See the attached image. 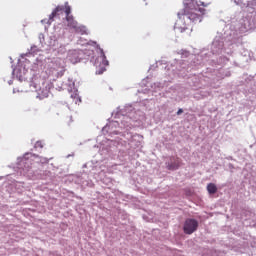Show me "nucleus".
<instances>
[{
    "label": "nucleus",
    "instance_id": "obj_1",
    "mask_svg": "<svg viewBox=\"0 0 256 256\" xmlns=\"http://www.w3.org/2000/svg\"><path fill=\"white\" fill-rule=\"evenodd\" d=\"M185 8L183 12L178 13V19L174 25V29L179 33L185 31H193V23H201L203 15H205V8L209 4L205 2H195V0H183Z\"/></svg>",
    "mask_w": 256,
    "mask_h": 256
},
{
    "label": "nucleus",
    "instance_id": "obj_2",
    "mask_svg": "<svg viewBox=\"0 0 256 256\" xmlns=\"http://www.w3.org/2000/svg\"><path fill=\"white\" fill-rule=\"evenodd\" d=\"M65 19L67 21V27H69V29H73L75 33H81V35L85 33V27L79 26V23L76 21L75 17L71 15V7L66 8Z\"/></svg>",
    "mask_w": 256,
    "mask_h": 256
},
{
    "label": "nucleus",
    "instance_id": "obj_3",
    "mask_svg": "<svg viewBox=\"0 0 256 256\" xmlns=\"http://www.w3.org/2000/svg\"><path fill=\"white\" fill-rule=\"evenodd\" d=\"M47 72L48 75H56V77H61V75H65V66L63 63H61V60H56L52 63Z\"/></svg>",
    "mask_w": 256,
    "mask_h": 256
},
{
    "label": "nucleus",
    "instance_id": "obj_4",
    "mask_svg": "<svg viewBox=\"0 0 256 256\" xmlns=\"http://www.w3.org/2000/svg\"><path fill=\"white\" fill-rule=\"evenodd\" d=\"M197 227H199L197 220L187 219L184 223V233H186V235H192V233H195Z\"/></svg>",
    "mask_w": 256,
    "mask_h": 256
},
{
    "label": "nucleus",
    "instance_id": "obj_5",
    "mask_svg": "<svg viewBox=\"0 0 256 256\" xmlns=\"http://www.w3.org/2000/svg\"><path fill=\"white\" fill-rule=\"evenodd\" d=\"M67 7H71V6H69L67 3L65 6H57L49 15L50 23H53L54 17H61V15H63L64 13L65 15H67Z\"/></svg>",
    "mask_w": 256,
    "mask_h": 256
},
{
    "label": "nucleus",
    "instance_id": "obj_6",
    "mask_svg": "<svg viewBox=\"0 0 256 256\" xmlns=\"http://www.w3.org/2000/svg\"><path fill=\"white\" fill-rule=\"evenodd\" d=\"M207 191L209 195H215V193H217V185H215V183H209L207 185Z\"/></svg>",
    "mask_w": 256,
    "mask_h": 256
},
{
    "label": "nucleus",
    "instance_id": "obj_7",
    "mask_svg": "<svg viewBox=\"0 0 256 256\" xmlns=\"http://www.w3.org/2000/svg\"><path fill=\"white\" fill-rule=\"evenodd\" d=\"M179 167H181V160L179 159L175 160L174 163H171L170 165H168V169H170L171 171H175Z\"/></svg>",
    "mask_w": 256,
    "mask_h": 256
},
{
    "label": "nucleus",
    "instance_id": "obj_8",
    "mask_svg": "<svg viewBox=\"0 0 256 256\" xmlns=\"http://www.w3.org/2000/svg\"><path fill=\"white\" fill-rule=\"evenodd\" d=\"M100 57L102 58V64L107 67L109 65V60L107 59V56H105V52L103 50H101Z\"/></svg>",
    "mask_w": 256,
    "mask_h": 256
},
{
    "label": "nucleus",
    "instance_id": "obj_9",
    "mask_svg": "<svg viewBox=\"0 0 256 256\" xmlns=\"http://www.w3.org/2000/svg\"><path fill=\"white\" fill-rule=\"evenodd\" d=\"M41 99H45L47 97H49V90H44L42 91V93H39Z\"/></svg>",
    "mask_w": 256,
    "mask_h": 256
},
{
    "label": "nucleus",
    "instance_id": "obj_10",
    "mask_svg": "<svg viewBox=\"0 0 256 256\" xmlns=\"http://www.w3.org/2000/svg\"><path fill=\"white\" fill-rule=\"evenodd\" d=\"M236 5H245V0H234Z\"/></svg>",
    "mask_w": 256,
    "mask_h": 256
},
{
    "label": "nucleus",
    "instance_id": "obj_11",
    "mask_svg": "<svg viewBox=\"0 0 256 256\" xmlns=\"http://www.w3.org/2000/svg\"><path fill=\"white\" fill-rule=\"evenodd\" d=\"M181 113H183V109H179L178 111H177V115H181Z\"/></svg>",
    "mask_w": 256,
    "mask_h": 256
},
{
    "label": "nucleus",
    "instance_id": "obj_12",
    "mask_svg": "<svg viewBox=\"0 0 256 256\" xmlns=\"http://www.w3.org/2000/svg\"><path fill=\"white\" fill-rule=\"evenodd\" d=\"M36 146H37V147H43V145H41V142H37V143H36Z\"/></svg>",
    "mask_w": 256,
    "mask_h": 256
},
{
    "label": "nucleus",
    "instance_id": "obj_13",
    "mask_svg": "<svg viewBox=\"0 0 256 256\" xmlns=\"http://www.w3.org/2000/svg\"><path fill=\"white\" fill-rule=\"evenodd\" d=\"M70 61H73V58H70Z\"/></svg>",
    "mask_w": 256,
    "mask_h": 256
}]
</instances>
